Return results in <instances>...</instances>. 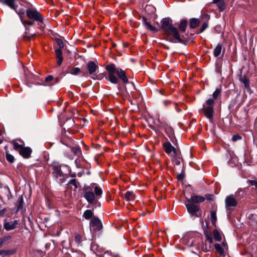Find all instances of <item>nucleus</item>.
<instances>
[{
    "mask_svg": "<svg viewBox=\"0 0 257 257\" xmlns=\"http://www.w3.org/2000/svg\"><path fill=\"white\" fill-rule=\"evenodd\" d=\"M93 212L91 210H86L83 213V216L86 219H89L92 217Z\"/></svg>",
    "mask_w": 257,
    "mask_h": 257,
    "instance_id": "obj_26",
    "label": "nucleus"
},
{
    "mask_svg": "<svg viewBox=\"0 0 257 257\" xmlns=\"http://www.w3.org/2000/svg\"><path fill=\"white\" fill-rule=\"evenodd\" d=\"M163 147L165 152L167 154H169L171 152H173L175 155L177 154L176 149L171 145L170 142L164 143L163 144Z\"/></svg>",
    "mask_w": 257,
    "mask_h": 257,
    "instance_id": "obj_11",
    "label": "nucleus"
},
{
    "mask_svg": "<svg viewBox=\"0 0 257 257\" xmlns=\"http://www.w3.org/2000/svg\"><path fill=\"white\" fill-rule=\"evenodd\" d=\"M87 74L89 75H94L98 69V64L94 61H89L87 64Z\"/></svg>",
    "mask_w": 257,
    "mask_h": 257,
    "instance_id": "obj_9",
    "label": "nucleus"
},
{
    "mask_svg": "<svg viewBox=\"0 0 257 257\" xmlns=\"http://www.w3.org/2000/svg\"><path fill=\"white\" fill-rule=\"evenodd\" d=\"M2 131L0 130V136H1V135H2Z\"/></svg>",
    "mask_w": 257,
    "mask_h": 257,
    "instance_id": "obj_57",
    "label": "nucleus"
},
{
    "mask_svg": "<svg viewBox=\"0 0 257 257\" xmlns=\"http://www.w3.org/2000/svg\"><path fill=\"white\" fill-rule=\"evenodd\" d=\"M220 2H222V0H213V3H214V4H217L218 3H219Z\"/></svg>",
    "mask_w": 257,
    "mask_h": 257,
    "instance_id": "obj_50",
    "label": "nucleus"
},
{
    "mask_svg": "<svg viewBox=\"0 0 257 257\" xmlns=\"http://www.w3.org/2000/svg\"><path fill=\"white\" fill-rule=\"evenodd\" d=\"M55 54L57 58V63L58 65H60L63 60L61 49H56L55 50Z\"/></svg>",
    "mask_w": 257,
    "mask_h": 257,
    "instance_id": "obj_16",
    "label": "nucleus"
},
{
    "mask_svg": "<svg viewBox=\"0 0 257 257\" xmlns=\"http://www.w3.org/2000/svg\"><path fill=\"white\" fill-rule=\"evenodd\" d=\"M142 18L143 21H145V16H143L142 17Z\"/></svg>",
    "mask_w": 257,
    "mask_h": 257,
    "instance_id": "obj_55",
    "label": "nucleus"
},
{
    "mask_svg": "<svg viewBox=\"0 0 257 257\" xmlns=\"http://www.w3.org/2000/svg\"><path fill=\"white\" fill-rule=\"evenodd\" d=\"M218 4V7L219 8V9L220 11H223L225 9V4L223 1L217 3Z\"/></svg>",
    "mask_w": 257,
    "mask_h": 257,
    "instance_id": "obj_38",
    "label": "nucleus"
},
{
    "mask_svg": "<svg viewBox=\"0 0 257 257\" xmlns=\"http://www.w3.org/2000/svg\"><path fill=\"white\" fill-rule=\"evenodd\" d=\"M213 237L214 239L217 241H219L221 239L220 233L217 229H214L213 231Z\"/></svg>",
    "mask_w": 257,
    "mask_h": 257,
    "instance_id": "obj_27",
    "label": "nucleus"
},
{
    "mask_svg": "<svg viewBox=\"0 0 257 257\" xmlns=\"http://www.w3.org/2000/svg\"><path fill=\"white\" fill-rule=\"evenodd\" d=\"M53 79V77L52 76H48L45 78V82H49L51 81H52Z\"/></svg>",
    "mask_w": 257,
    "mask_h": 257,
    "instance_id": "obj_45",
    "label": "nucleus"
},
{
    "mask_svg": "<svg viewBox=\"0 0 257 257\" xmlns=\"http://www.w3.org/2000/svg\"><path fill=\"white\" fill-rule=\"evenodd\" d=\"M16 252V249H10V250H0V255H2L3 257L12 255Z\"/></svg>",
    "mask_w": 257,
    "mask_h": 257,
    "instance_id": "obj_21",
    "label": "nucleus"
},
{
    "mask_svg": "<svg viewBox=\"0 0 257 257\" xmlns=\"http://www.w3.org/2000/svg\"><path fill=\"white\" fill-rule=\"evenodd\" d=\"M150 245L148 247V249H151L153 247V244L151 243V241H150Z\"/></svg>",
    "mask_w": 257,
    "mask_h": 257,
    "instance_id": "obj_51",
    "label": "nucleus"
},
{
    "mask_svg": "<svg viewBox=\"0 0 257 257\" xmlns=\"http://www.w3.org/2000/svg\"><path fill=\"white\" fill-rule=\"evenodd\" d=\"M92 186L94 188V193H95L94 195H96V197L97 198H98V199L100 198L101 197L102 194V189L96 184H93Z\"/></svg>",
    "mask_w": 257,
    "mask_h": 257,
    "instance_id": "obj_17",
    "label": "nucleus"
},
{
    "mask_svg": "<svg viewBox=\"0 0 257 257\" xmlns=\"http://www.w3.org/2000/svg\"><path fill=\"white\" fill-rule=\"evenodd\" d=\"M146 28L153 32H156L157 31V29L156 27L153 26L152 25H151L148 22H147L146 19Z\"/></svg>",
    "mask_w": 257,
    "mask_h": 257,
    "instance_id": "obj_29",
    "label": "nucleus"
},
{
    "mask_svg": "<svg viewBox=\"0 0 257 257\" xmlns=\"http://www.w3.org/2000/svg\"><path fill=\"white\" fill-rule=\"evenodd\" d=\"M3 4H6L10 8L16 10L18 6L15 5V0H5L2 1Z\"/></svg>",
    "mask_w": 257,
    "mask_h": 257,
    "instance_id": "obj_19",
    "label": "nucleus"
},
{
    "mask_svg": "<svg viewBox=\"0 0 257 257\" xmlns=\"http://www.w3.org/2000/svg\"><path fill=\"white\" fill-rule=\"evenodd\" d=\"M19 152L20 155L24 158H28L31 156L32 150L29 147H24Z\"/></svg>",
    "mask_w": 257,
    "mask_h": 257,
    "instance_id": "obj_12",
    "label": "nucleus"
},
{
    "mask_svg": "<svg viewBox=\"0 0 257 257\" xmlns=\"http://www.w3.org/2000/svg\"><path fill=\"white\" fill-rule=\"evenodd\" d=\"M12 144H13L14 149L19 152L25 146L24 142L21 140H14L12 142Z\"/></svg>",
    "mask_w": 257,
    "mask_h": 257,
    "instance_id": "obj_14",
    "label": "nucleus"
},
{
    "mask_svg": "<svg viewBox=\"0 0 257 257\" xmlns=\"http://www.w3.org/2000/svg\"><path fill=\"white\" fill-rule=\"evenodd\" d=\"M184 175H183V174H178V175H177V179H178V180H179V181H182V180H183V179H184Z\"/></svg>",
    "mask_w": 257,
    "mask_h": 257,
    "instance_id": "obj_46",
    "label": "nucleus"
},
{
    "mask_svg": "<svg viewBox=\"0 0 257 257\" xmlns=\"http://www.w3.org/2000/svg\"><path fill=\"white\" fill-rule=\"evenodd\" d=\"M26 33H25L26 35H25V38H27V39H28V40H30V39H33L35 36H36V35H37L36 34H33V35H31L28 36V32H27V31H29V28H27V27H26Z\"/></svg>",
    "mask_w": 257,
    "mask_h": 257,
    "instance_id": "obj_37",
    "label": "nucleus"
},
{
    "mask_svg": "<svg viewBox=\"0 0 257 257\" xmlns=\"http://www.w3.org/2000/svg\"><path fill=\"white\" fill-rule=\"evenodd\" d=\"M206 17L208 18L209 16H208V15H206Z\"/></svg>",
    "mask_w": 257,
    "mask_h": 257,
    "instance_id": "obj_60",
    "label": "nucleus"
},
{
    "mask_svg": "<svg viewBox=\"0 0 257 257\" xmlns=\"http://www.w3.org/2000/svg\"><path fill=\"white\" fill-rule=\"evenodd\" d=\"M68 187L72 190H76L79 186V183L75 179H71L67 184Z\"/></svg>",
    "mask_w": 257,
    "mask_h": 257,
    "instance_id": "obj_15",
    "label": "nucleus"
},
{
    "mask_svg": "<svg viewBox=\"0 0 257 257\" xmlns=\"http://www.w3.org/2000/svg\"><path fill=\"white\" fill-rule=\"evenodd\" d=\"M22 202H23V199L21 198V202L18 206V208H17L18 210H19L22 208Z\"/></svg>",
    "mask_w": 257,
    "mask_h": 257,
    "instance_id": "obj_48",
    "label": "nucleus"
},
{
    "mask_svg": "<svg viewBox=\"0 0 257 257\" xmlns=\"http://www.w3.org/2000/svg\"><path fill=\"white\" fill-rule=\"evenodd\" d=\"M221 92V89L217 88L215 91L212 94V97L210 98L209 99H214V101H215V99H216L219 95H220Z\"/></svg>",
    "mask_w": 257,
    "mask_h": 257,
    "instance_id": "obj_28",
    "label": "nucleus"
},
{
    "mask_svg": "<svg viewBox=\"0 0 257 257\" xmlns=\"http://www.w3.org/2000/svg\"><path fill=\"white\" fill-rule=\"evenodd\" d=\"M161 28L167 35L172 36L173 39L176 42H181L179 32L177 28L174 27L172 25V21L170 18H166L163 19L162 21Z\"/></svg>",
    "mask_w": 257,
    "mask_h": 257,
    "instance_id": "obj_3",
    "label": "nucleus"
},
{
    "mask_svg": "<svg viewBox=\"0 0 257 257\" xmlns=\"http://www.w3.org/2000/svg\"><path fill=\"white\" fill-rule=\"evenodd\" d=\"M210 216H211V223H212V225L215 226L216 222L217 221L216 211V210L210 211Z\"/></svg>",
    "mask_w": 257,
    "mask_h": 257,
    "instance_id": "obj_20",
    "label": "nucleus"
},
{
    "mask_svg": "<svg viewBox=\"0 0 257 257\" xmlns=\"http://www.w3.org/2000/svg\"><path fill=\"white\" fill-rule=\"evenodd\" d=\"M208 240L209 242H212V238H208Z\"/></svg>",
    "mask_w": 257,
    "mask_h": 257,
    "instance_id": "obj_54",
    "label": "nucleus"
},
{
    "mask_svg": "<svg viewBox=\"0 0 257 257\" xmlns=\"http://www.w3.org/2000/svg\"><path fill=\"white\" fill-rule=\"evenodd\" d=\"M3 1L2 0H0V2L2 3H3Z\"/></svg>",
    "mask_w": 257,
    "mask_h": 257,
    "instance_id": "obj_62",
    "label": "nucleus"
},
{
    "mask_svg": "<svg viewBox=\"0 0 257 257\" xmlns=\"http://www.w3.org/2000/svg\"><path fill=\"white\" fill-rule=\"evenodd\" d=\"M237 202L234 197L233 195L227 196L225 199V208L227 211H229L231 207H234L237 205Z\"/></svg>",
    "mask_w": 257,
    "mask_h": 257,
    "instance_id": "obj_7",
    "label": "nucleus"
},
{
    "mask_svg": "<svg viewBox=\"0 0 257 257\" xmlns=\"http://www.w3.org/2000/svg\"><path fill=\"white\" fill-rule=\"evenodd\" d=\"M214 105V99H208L203 103L202 108L199 110L200 113L204 115L210 122L213 121Z\"/></svg>",
    "mask_w": 257,
    "mask_h": 257,
    "instance_id": "obj_4",
    "label": "nucleus"
},
{
    "mask_svg": "<svg viewBox=\"0 0 257 257\" xmlns=\"http://www.w3.org/2000/svg\"><path fill=\"white\" fill-rule=\"evenodd\" d=\"M188 21L186 20H183L181 21L179 26V30L182 32H184L186 31V27L187 26Z\"/></svg>",
    "mask_w": 257,
    "mask_h": 257,
    "instance_id": "obj_24",
    "label": "nucleus"
},
{
    "mask_svg": "<svg viewBox=\"0 0 257 257\" xmlns=\"http://www.w3.org/2000/svg\"><path fill=\"white\" fill-rule=\"evenodd\" d=\"M11 238L10 236H5L0 238V248L5 244L6 242Z\"/></svg>",
    "mask_w": 257,
    "mask_h": 257,
    "instance_id": "obj_30",
    "label": "nucleus"
},
{
    "mask_svg": "<svg viewBox=\"0 0 257 257\" xmlns=\"http://www.w3.org/2000/svg\"><path fill=\"white\" fill-rule=\"evenodd\" d=\"M71 151L75 155L78 157L80 156L81 155V151L79 146H75L71 148Z\"/></svg>",
    "mask_w": 257,
    "mask_h": 257,
    "instance_id": "obj_25",
    "label": "nucleus"
},
{
    "mask_svg": "<svg viewBox=\"0 0 257 257\" xmlns=\"http://www.w3.org/2000/svg\"><path fill=\"white\" fill-rule=\"evenodd\" d=\"M6 158L7 160L11 163H13L15 160L14 156L8 152H6Z\"/></svg>",
    "mask_w": 257,
    "mask_h": 257,
    "instance_id": "obj_33",
    "label": "nucleus"
},
{
    "mask_svg": "<svg viewBox=\"0 0 257 257\" xmlns=\"http://www.w3.org/2000/svg\"><path fill=\"white\" fill-rule=\"evenodd\" d=\"M215 248L216 250L221 255H222L224 253V250L221 247L219 244H215Z\"/></svg>",
    "mask_w": 257,
    "mask_h": 257,
    "instance_id": "obj_34",
    "label": "nucleus"
},
{
    "mask_svg": "<svg viewBox=\"0 0 257 257\" xmlns=\"http://www.w3.org/2000/svg\"><path fill=\"white\" fill-rule=\"evenodd\" d=\"M21 22L22 24L26 27V25L32 26L34 25V21H29V20H24L23 17H21Z\"/></svg>",
    "mask_w": 257,
    "mask_h": 257,
    "instance_id": "obj_32",
    "label": "nucleus"
},
{
    "mask_svg": "<svg viewBox=\"0 0 257 257\" xmlns=\"http://www.w3.org/2000/svg\"><path fill=\"white\" fill-rule=\"evenodd\" d=\"M148 7V9H150V10L151 11V13L153 14V17H156V15L154 14V13L156 11V9L155 7H152L150 5H148V6H146V8Z\"/></svg>",
    "mask_w": 257,
    "mask_h": 257,
    "instance_id": "obj_44",
    "label": "nucleus"
},
{
    "mask_svg": "<svg viewBox=\"0 0 257 257\" xmlns=\"http://www.w3.org/2000/svg\"><path fill=\"white\" fill-rule=\"evenodd\" d=\"M190 27L191 29L197 28L200 24V21L198 19L192 18L189 20Z\"/></svg>",
    "mask_w": 257,
    "mask_h": 257,
    "instance_id": "obj_18",
    "label": "nucleus"
},
{
    "mask_svg": "<svg viewBox=\"0 0 257 257\" xmlns=\"http://www.w3.org/2000/svg\"><path fill=\"white\" fill-rule=\"evenodd\" d=\"M2 143V142H0V144Z\"/></svg>",
    "mask_w": 257,
    "mask_h": 257,
    "instance_id": "obj_63",
    "label": "nucleus"
},
{
    "mask_svg": "<svg viewBox=\"0 0 257 257\" xmlns=\"http://www.w3.org/2000/svg\"><path fill=\"white\" fill-rule=\"evenodd\" d=\"M81 72L80 69L78 67H73L70 71V73L72 75H77Z\"/></svg>",
    "mask_w": 257,
    "mask_h": 257,
    "instance_id": "obj_35",
    "label": "nucleus"
},
{
    "mask_svg": "<svg viewBox=\"0 0 257 257\" xmlns=\"http://www.w3.org/2000/svg\"><path fill=\"white\" fill-rule=\"evenodd\" d=\"M180 111H181V110H180V109H179L177 110V111H178V112H180Z\"/></svg>",
    "mask_w": 257,
    "mask_h": 257,
    "instance_id": "obj_58",
    "label": "nucleus"
},
{
    "mask_svg": "<svg viewBox=\"0 0 257 257\" xmlns=\"http://www.w3.org/2000/svg\"><path fill=\"white\" fill-rule=\"evenodd\" d=\"M212 196H213L212 195H206V197H207V199H208V200H211L212 199L211 197Z\"/></svg>",
    "mask_w": 257,
    "mask_h": 257,
    "instance_id": "obj_49",
    "label": "nucleus"
},
{
    "mask_svg": "<svg viewBox=\"0 0 257 257\" xmlns=\"http://www.w3.org/2000/svg\"><path fill=\"white\" fill-rule=\"evenodd\" d=\"M217 71H218V72H219V69H217Z\"/></svg>",
    "mask_w": 257,
    "mask_h": 257,
    "instance_id": "obj_61",
    "label": "nucleus"
},
{
    "mask_svg": "<svg viewBox=\"0 0 257 257\" xmlns=\"http://www.w3.org/2000/svg\"><path fill=\"white\" fill-rule=\"evenodd\" d=\"M26 13L28 18L34 21H40L42 19V15L35 9H28L26 10Z\"/></svg>",
    "mask_w": 257,
    "mask_h": 257,
    "instance_id": "obj_6",
    "label": "nucleus"
},
{
    "mask_svg": "<svg viewBox=\"0 0 257 257\" xmlns=\"http://www.w3.org/2000/svg\"><path fill=\"white\" fill-rule=\"evenodd\" d=\"M56 41L57 43V44L60 47V49H61L64 47V43L62 40L60 39H56Z\"/></svg>",
    "mask_w": 257,
    "mask_h": 257,
    "instance_id": "obj_42",
    "label": "nucleus"
},
{
    "mask_svg": "<svg viewBox=\"0 0 257 257\" xmlns=\"http://www.w3.org/2000/svg\"><path fill=\"white\" fill-rule=\"evenodd\" d=\"M124 198L127 201H133L135 199V195L133 192L127 191L124 194Z\"/></svg>",
    "mask_w": 257,
    "mask_h": 257,
    "instance_id": "obj_23",
    "label": "nucleus"
},
{
    "mask_svg": "<svg viewBox=\"0 0 257 257\" xmlns=\"http://www.w3.org/2000/svg\"><path fill=\"white\" fill-rule=\"evenodd\" d=\"M164 104L166 106L168 103H171V102L170 101H164L163 102Z\"/></svg>",
    "mask_w": 257,
    "mask_h": 257,
    "instance_id": "obj_52",
    "label": "nucleus"
},
{
    "mask_svg": "<svg viewBox=\"0 0 257 257\" xmlns=\"http://www.w3.org/2000/svg\"><path fill=\"white\" fill-rule=\"evenodd\" d=\"M147 255H148V257H154V255L152 253H149L148 255L146 254V257H147Z\"/></svg>",
    "mask_w": 257,
    "mask_h": 257,
    "instance_id": "obj_53",
    "label": "nucleus"
},
{
    "mask_svg": "<svg viewBox=\"0 0 257 257\" xmlns=\"http://www.w3.org/2000/svg\"><path fill=\"white\" fill-rule=\"evenodd\" d=\"M250 184L252 186H254L255 187V188H257V181L250 180Z\"/></svg>",
    "mask_w": 257,
    "mask_h": 257,
    "instance_id": "obj_47",
    "label": "nucleus"
},
{
    "mask_svg": "<svg viewBox=\"0 0 257 257\" xmlns=\"http://www.w3.org/2000/svg\"><path fill=\"white\" fill-rule=\"evenodd\" d=\"M19 225V220H15L13 221L5 222L4 227L6 230L9 231L16 228Z\"/></svg>",
    "mask_w": 257,
    "mask_h": 257,
    "instance_id": "obj_10",
    "label": "nucleus"
},
{
    "mask_svg": "<svg viewBox=\"0 0 257 257\" xmlns=\"http://www.w3.org/2000/svg\"><path fill=\"white\" fill-rule=\"evenodd\" d=\"M85 75V73H84V72H83V76H84Z\"/></svg>",
    "mask_w": 257,
    "mask_h": 257,
    "instance_id": "obj_59",
    "label": "nucleus"
},
{
    "mask_svg": "<svg viewBox=\"0 0 257 257\" xmlns=\"http://www.w3.org/2000/svg\"><path fill=\"white\" fill-rule=\"evenodd\" d=\"M222 245H224V246H225V243L224 242H223V243H222Z\"/></svg>",
    "mask_w": 257,
    "mask_h": 257,
    "instance_id": "obj_56",
    "label": "nucleus"
},
{
    "mask_svg": "<svg viewBox=\"0 0 257 257\" xmlns=\"http://www.w3.org/2000/svg\"><path fill=\"white\" fill-rule=\"evenodd\" d=\"M61 167L58 164H54L52 165V173L53 178L60 184L63 183L68 178V176L62 172Z\"/></svg>",
    "mask_w": 257,
    "mask_h": 257,
    "instance_id": "obj_5",
    "label": "nucleus"
},
{
    "mask_svg": "<svg viewBox=\"0 0 257 257\" xmlns=\"http://www.w3.org/2000/svg\"><path fill=\"white\" fill-rule=\"evenodd\" d=\"M43 20L44 18L43 16H42L41 20H40V21H36L37 22H38V27L41 30H43L45 27V25L43 23Z\"/></svg>",
    "mask_w": 257,
    "mask_h": 257,
    "instance_id": "obj_36",
    "label": "nucleus"
},
{
    "mask_svg": "<svg viewBox=\"0 0 257 257\" xmlns=\"http://www.w3.org/2000/svg\"><path fill=\"white\" fill-rule=\"evenodd\" d=\"M17 14L19 16L20 20H21V17H23V15H24L26 11L24 9H22L21 10H20L19 11H17V10H15Z\"/></svg>",
    "mask_w": 257,
    "mask_h": 257,
    "instance_id": "obj_39",
    "label": "nucleus"
},
{
    "mask_svg": "<svg viewBox=\"0 0 257 257\" xmlns=\"http://www.w3.org/2000/svg\"><path fill=\"white\" fill-rule=\"evenodd\" d=\"M205 198L202 196L192 194L190 198H186L185 205L188 212L191 217H200L202 215V211L197 203L203 202Z\"/></svg>",
    "mask_w": 257,
    "mask_h": 257,
    "instance_id": "obj_1",
    "label": "nucleus"
},
{
    "mask_svg": "<svg viewBox=\"0 0 257 257\" xmlns=\"http://www.w3.org/2000/svg\"><path fill=\"white\" fill-rule=\"evenodd\" d=\"M222 50V46L220 44H218L216 47L214 48L213 50V55L214 57H217L221 54Z\"/></svg>",
    "mask_w": 257,
    "mask_h": 257,
    "instance_id": "obj_22",
    "label": "nucleus"
},
{
    "mask_svg": "<svg viewBox=\"0 0 257 257\" xmlns=\"http://www.w3.org/2000/svg\"><path fill=\"white\" fill-rule=\"evenodd\" d=\"M84 198L89 203H92L95 200L94 193L91 191H87L84 193Z\"/></svg>",
    "mask_w": 257,
    "mask_h": 257,
    "instance_id": "obj_13",
    "label": "nucleus"
},
{
    "mask_svg": "<svg viewBox=\"0 0 257 257\" xmlns=\"http://www.w3.org/2000/svg\"><path fill=\"white\" fill-rule=\"evenodd\" d=\"M242 139L241 136L239 135L238 134H236L233 136L232 138V140L233 142H236L238 140H240Z\"/></svg>",
    "mask_w": 257,
    "mask_h": 257,
    "instance_id": "obj_40",
    "label": "nucleus"
},
{
    "mask_svg": "<svg viewBox=\"0 0 257 257\" xmlns=\"http://www.w3.org/2000/svg\"><path fill=\"white\" fill-rule=\"evenodd\" d=\"M75 240L76 243H80L81 241V237L79 234L75 235Z\"/></svg>",
    "mask_w": 257,
    "mask_h": 257,
    "instance_id": "obj_43",
    "label": "nucleus"
},
{
    "mask_svg": "<svg viewBox=\"0 0 257 257\" xmlns=\"http://www.w3.org/2000/svg\"><path fill=\"white\" fill-rule=\"evenodd\" d=\"M105 68L108 72L107 78L111 83L116 84L118 82V79L115 74H116L124 83H128V80L125 75V72L121 69L116 68L114 64H110L107 65L106 66Z\"/></svg>",
    "mask_w": 257,
    "mask_h": 257,
    "instance_id": "obj_2",
    "label": "nucleus"
},
{
    "mask_svg": "<svg viewBox=\"0 0 257 257\" xmlns=\"http://www.w3.org/2000/svg\"><path fill=\"white\" fill-rule=\"evenodd\" d=\"M241 82L243 83L244 87L248 88L249 87V80L246 77H243L241 79Z\"/></svg>",
    "mask_w": 257,
    "mask_h": 257,
    "instance_id": "obj_31",
    "label": "nucleus"
},
{
    "mask_svg": "<svg viewBox=\"0 0 257 257\" xmlns=\"http://www.w3.org/2000/svg\"><path fill=\"white\" fill-rule=\"evenodd\" d=\"M90 225L91 228L95 232L100 230L102 227L100 220L96 217L91 218L90 221Z\"/></svg>",
    "mask_w": 257,
    "mask_h": 257,
    "instance_id": "obj_8",
    "label": "nucleus"
},
{
    "mask_svg": "<svg viewBox=\"0 0 257 257\" xmlns=\"http://www.w3.org/2000/svg\"><path fill=\"white\" fill-rule=\"evenodd\" d=\"M208 26V23L207 22H204L201 26L200 32H203Z\"/></svg>",
    "mask_w": 257,
    "mask_h": 257,
    "instance_id": "obj_41",
    "label": "nucleus"
}]
</instances>
